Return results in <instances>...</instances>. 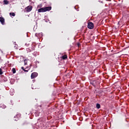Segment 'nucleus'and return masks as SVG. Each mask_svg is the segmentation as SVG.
<instances>
[{
	"mask_svg": "<svg viewBox=\"0 0 129 129\" xmlns=\"http://www.w3.org/2000/svg\"><path fill=\"white\" fill-rule=\"evenodd\" d=\"M62 59L63 60H65V59H67V55H64L63 56H62Z\"/></svg>",
	"mask_w": 129,
	"mask_h": 129,
	"instance_id": "10",
	"label": "nucleus"
},
{
	"mask_svg": "<svg viewBox=\"0 0 129 129\" xmlns=\"http://www.w3.org/2000/svg\"><path fill=\"white\" fill-rule=\"evenodd\" d=\"M0 107H1L2 108H6V105L3 104H1L0 105Z\"/></svg>",
	"mask_w": 129,
	"mask_h": 129,
	"instance_id": "6",
	"label": "nucleus"
},
{
	"mask_svg": "<svg viewBox=\"0 0 129 129\" xmlns=\"http://www.w3.org/2000/svg\"><path fill=\"white\" fill-rule=\"evenodd\" d=\"M14 92V90H13V89L10 90L11 95H14V92ZM12 92H13V93H12Z\"/></svg>",
	"mask_w": 129,
	"mask_h": 129,
	"instance_id": "9",
	"label": "nucleus"
},
{
	"mask_svg": "<svg viewBox=\"0 0 129 129\" xmlns=\"http://www.w3.org/2000/svg\"><path fill=\"white\" fill-rule=\"evenodd\" d=\"M0 22L2 25H5V19L3 17H0Z\"/></svg>",
	"mask_w": 129,
	"mask_h": 129,
	"instance_id": "5",
	"label": "nucleus"
},
{
	"mask_svg": "<svg viewBox=\"0 0 129 129\" xmlns=\"http://www.w3.org/2000/svg\"><path fill=\"white\" fill-rule=\"evenodd\" d=\"M4 3L5 5H8L9 4V1H7V0H4Z\"/></svg>",
	"mask_w": 129,
	"mask_h": 129,
	"instance_id": "7",
	"label": "nucleus"
},
{
	"mask_svg": "<svg viewBox=\"0 0 129 129\" xmlns=\"http://www.w3.org/2000/svg\"><path fill=\"white\" fill-rule=\"evenodd\" d=\"M88 28L90 30L93 29V28H94V24H93L92 22H89L88 23Z\"/></svg>",
	"mask_w": 129,
	"mask_h": 129,
	"instance_id": "2",
	"label": "nucleus"
},
{
	"mask_svg": "<svg viewBox=\"0 0 129 129\" xmlns=\"http://www.w3.org/2000/svg\"><path fill=\"white\" fill-rule=\"evenodd\" d=\"M24 71H25V72H28V71H26L25 70H24Z\"/></svg>",
	"mask_w": 129,
	"mask_h": 129,
	"instance_id": "17",
	"label": "nucleus"
},
{
	"mask_svg": "<svg viewBox=\"0 0 129 129\" xmlns=\"http://www.w3.org/2000/svg\"><path fill=\"white\" fill-rule=\"evenodd\" d=\"M10 16H12V17H15V16H16V15L14 13H10Z\"/></svg>",
	"mask_w": 129,
	"mask_h": 129,
	"instance_id": "11",
	"label": "nucleus"
},
{
	"mask_svg": "<svg viewBox=\"0 0 129 129\" xmlns=\"http://www.w3.org/2000/svg\"><path fill=\"white\" fill-rule=\"evenodd\" d=\"M96 107H97V108H98V109H99V108H100V104L97 103L96 104Z\"/></svg>",
	"mask_w": 129,
	"mask_h": 129,
	"instance_id": "8",
	"label": "nucleus"
},
{
	"mask_svg": "<svg viewBox=\"0 0 129 129\" xmlns=\"http://www.w3.org/2000/svg\"><path fill=\"white\" fill-rule=\"evenodd\" d=\"M26 60L25 59L24 60V64H25V65H27V62H26Z\"/></svg>",
	"mask_w": 129,
	"mask_h": 129,
	"instance_id": "15",
	"label": "nucleus"
},
{
	"mask_svg": "<svg viewBox=\"0 0 129 129\" xmlns=\"http://www.w3.org/2000/svg\"><path fill=\"white\" fill-rule=\"evenodd\" d=\"M40 6H38V8H39Z\"/></svg>",
	"mask_w": 129,
	"mask_h": 129,
	"instance_id": "18",
	"label": "nucleus"
},
{
	"mask_svg": "<svg viewBox=\"0 0 129 129\" xmlns=\"http://www.w3.org/2000/svg\"><path fill=\"white\" fill-rule=\"evenodd\" d=\"M21 68H22V70H24V71L25 70V69H24L23 67H22Z\"/></svg>",
	"mask_w": 129,
	"mask_h": 129,
	"instance_id": "16",
	"label": "nucleus"
},
{
	"mask_svg": "<svg viewBox=\"0 0 129 129\" xmlns=\"http://www.w3.org/2000/svg\"><path fill=\"white\" fill-rule=\"evenodd\" d=\"M51 9L52 7H51L42 8L38 9V13H45V12H49V11H51Z\"/></svg>",
	"mask_w": 129,
	"mask_h": 129,
	"instance_id": "1",
	"label": "nucleus"
},
{
	"mask_svg": "<svg viewBox=\"0 0 129 129\" xmlns=\"http://www.w3.org/2000/svg\"><path fill=\"white\" fill-rule=\"evenodd\" d=\"M37 76H38V73H33L31 76V79H34L36 78V77H37Z\"/></svg>",
	"mask_w": 129,
	"mask_h": 129,
	"instance_id": "3",
	"label": "nucleus"
},
{
	"mask_svg": "<svg viewBox=\"0 0 129 129\" xmlns=\"http://www.w3.org/2000/svg\"><path fill=\"white\" fill-rule=\"evenodd\" d=\"M12 71H13L14 74L16 73V70L15 69H13Z\"/></svg>",
	"mask_w": 129,
	"mask_h": 129,
	"instance_id": "13",
	"label": "nucleus"
},
{
	"mask_svg": "<svg viewBox=\"0 0 129 129\" xmlns=\"http://www.w3.org/2000/svg\"><path fill=\"white\" fill-rule=\"evenodd\" d=\"M17 117H20V116H21V114H19L18 115H16Z\"/></svg>",
	"mask_w": 129,
	"mask_h": 129,
	"instance_id": "14",
	"label": "nucleus"
},
{
	"mask_svg": "<svg viewBox=\"0 0 129 129\" xmlns=\"http://www.w3.org/2000/svg\"><path fill=\"white\" fill-rule=\"evenodd\" d=\"M15 120H17V119H15Z\"/></svg>",
	"mask_w": 129,
	"mask_h": 129,
	"instance_id": "20",
	"label": "nucleus"
},
{
	"mask_svg": "<svg viewBox=\"0 0 129 129\" xmlns=\"http://www.w3.org/2000/svg\"><path fill=\"white\" fill-rule=\"evenodd\" d=\"M3 70L2 69H0V75H2L3 74Z\"/></svg>",
	"mask_w": 129,
	"mask_h": 129,
	"instance_id": "12",
	"label": "nucleus"
},
{
	"mask_svg": "<svg viewBox=\"0 0 129 129\" xmlns=\"http://www.w3.org/2000/svg\"><path fill=\"white\" fill-rule=\"evenodd\" d=\"M27 51H29V49H27Z\"/></svg>",
	"mask_w": 129,
	"mask_h": 129,
	"instance_id": "19",
	"label": "nucleus"
},
{
	"mask_svg": "<svg viewBox=\"0 0 129 129\" xmlns=\"http://www.w3.org/2000/svg\"><path fill=\"white\" fill-rule=\"evenodd\" d=\"M33 9V7L32 6H28L25 8L26 11L27 12V13H29V12H31Z\"/></svg>",
	"mask_w": 129,
	"mask_h": 129,
	"instance_id": "4",
	"label": "nucleus"
}]
</instances>
